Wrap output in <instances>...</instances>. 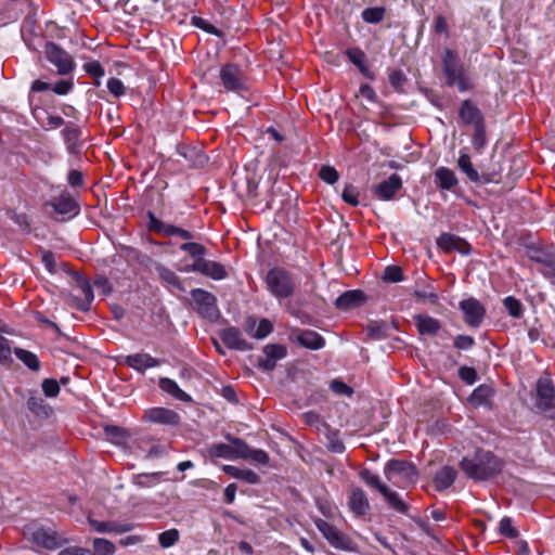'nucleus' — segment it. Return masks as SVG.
<instances>
[{
	"mask_svg": "<svg viewBox=\"0 0 555 555\" xmlns=\"http://www.w3.org/2000/svg\"><path fill=\"white\" fill-rule=\"evenodd\" d=\"M459 116L466 125L477 126L483 122L480 109L469 100L463 101L459 111Z\"/></svg>",
	"mask_w": 555,
	"mask_h": 555,
	"instance_id": "25",
	"label": "nucleus"
},
{
	"mask_svg": "<svg viewBox=\"0 0 555 555\" xmlns=\"http://www.w3.org/2000/svg\"><path fill=\"white\" fill-rule=\"evenodd\" d=\"M384 474L389 482L405 488L417 478L415 466L406 461L390 460L384 467Z\"/></svg>",
	"mask_w": 555,
	"mask_h": 555,
	"instance_id": "4",
	"label": "nucleus"
},
{
	"mask_svg": "<svg viewBox=\"0 0 555 555\" xmlns=\"http://www.w3.org/2000/svg\"><path fill=\"white\" fill-rule=\"evenodd\" d=\"M535 408L547 418L555 410V389L550 378H540L537 382Z\"/></svg>",
	"mask_w": 555,
	"mask_h": 555,
	"instance_id": "6",
	"label": "nucleus"
},
{
	"mask_svg": "<svg viewBox=\"0 0 555 555\" xmlns=\"http://www.w3.org/2000/svg\"><path fill=\"white\" fill-rule=\"evenodd\" d=\"M330 388L337 395L351 396L353 393L350 386L338 379H334L331 383Z\"/></svg>",
	"mask_w": 555,
	"mask_h": 555,
	"instance_id": "64",
	"label": "nucleus"
},
{
	"mask_svg": "<svg viewBox=\"0 0 555 555\" xmlns=\"http://www.w3.org/2000/svg\"><path fill=\"white\" fill-rule=\"evenodd\" d=\"M46 55L49 62L57 68L60 75L69 74L75 66L70 54L54 42L46 44Z\"/></svg>",
	"mask_w": 555,
	"mask_h": 555,
	"instance_id": "9",
	"label": "nucleus"
},
{
	"mask_svg": "<svg viewBox=\"0 0 555 555\" xmlns=\"http://www.w3.org/2000/svg\"><path fill=\"white\" fill-rule=\"evenodd\" d=\"M441 66L448 87H456L460 92H466L473 88L474 85L468 69L464 66L455 50L450 48L443 50Z\"/></svg>",
	"mask_w": 555,
	"mask_h": 555,
	"instance_id": "2",
	"label": "nucleus"
},
{
	"mask_svg": "<svg viewBox=\"0 0 555 555\" xmlns=\"http://www.w3.org/2000/svg\"><path fill=\"white\" fill-rule=\"evenodd\" d=\"M291 338L311 350L322 349L325 345L324 338L319 333L310 330H298L292 334Z\"/></svg>",
	"mask_w": 555,
	"mask_h": 555,
	"instance_id": "19",
	"label": "nucleus"
},
{
	"mask_svg": "<svg viewBox=\"0 0 555 555\" xmlns=\"http://www.w3.org/2000/svg\"><path fill=\"white\" fill-rule=\"evenodd\" d=\"M87 74L95 78V85L100 86L99 79L104 76V68L98 61H91L83 64Z\"/></svg>",
	"mask_w": 555,
	"mask_h": 555,
	"instance_id": "48",
	"label": "nucleus"
},
{
	"mask_svg": "<svg viewBox=\"0 0 555 555\" xmlns=\"http://www.w3.org/2000/svg\"><path fill=\"white\" fill-rule=\"evenodd\" d=\"M34 116L42 127L49 129H56L64 125V119L61 116L50 115L42 108L34 109Z\"/></svg>",
	"mask_w": 555,
	"mask_h": 555,
	"instance_id": "31",
	"label": "nucleus"
},
{
	"mask_svg": "<svg viewBox=\"0 0 555 555\" xmlns=\"http://www.w3.org/2000/svg\"><path fill=\"white\" fill-rule=\"evenodd\" d=\"M434 176L436 185L441 190L451 191L459 183L454 171L448 167L437 168Z\"/></svg>",
	"mask_w": 555,
	"mask_h": 555,
	"instance_id": "27",
	"label": "nucleus"
},
{
	"mask_svg": "<svg viewBox=\"0 0 555 555\" xmlns=\"http://www.w3.org/2000/svg\"><path fill=\"white\" fill-rule=\"evenodd\" d=\"M456 476V470L451 466H443L442 468H440L436 473L434 478V485L436 490L443 491L450 488L454 483Z\"/></svg>",
	"mask_w": 555,
	"mask_h": 555,
	"instance_id": "28",
	"label": "nucleus"
},
{
	"mask_svg": "<svg viewBox=\"0 0 555 555\" xmlns=\"http://www.w3.org/2000/svg\"><path fill=\"white\" fill-rule=\"evenodd\" d=\"M178 540L179 531L177 529H169L158 534V542L165 548L175 545Z\"/></svg>",
	"mask_w": 555,
	"mask_h": 555,
	"instance_id": "46",
	"label": "nucleus"
},
{
	"mask_svg": "<svg viewBox=\"0 0 555 555\" xmlns=\"http://www.w3.org/2000/svg\"><path fill=\"white\" fill-rule=\"evenodd\" d=\"M273 331V325L268 319H261L257 324V328L254 334V338L262 339L271 334Z\"/></svg>",
	"mask_w": 555,
	"mask_h": 555,
	"instance_id": "55",
	"label": "nucleus"
},
{
	"mask_svg": "<svg viewBox=\"0 0 555 555\" xmlns=\"http://www.w3.org/2000/svg\"><path fill=\"white\" fill-rule=\"evenodd\" d=\"M493 389L489 385H479L470 395L469 401L474 405H485L489 402L490 398L493 396Z\"/></svg>",
	"mask_w": 555,
	"mask_h": 555,
	"instance_id": "35",
	"label": "nucleus"
},
{
	"mask_svg": "<svg viewBox=\"0 0 555 555\" xmlns=\"http://www.w3.org/2000/svg\"><path fill=\"white\" fill-rule=\"evenodd\" d=\"M163 473L138 474L133 476V483L139 488H152L159 482Z\"/></svg>",
	"mask_w": 555,
	"mask_h": 555,
	"instance_id": "37",
	"label": "nucleus"
},
{
	"mask_svg": "<svg viewBox=\"0 0 555 555\" xmlns=\"http://www.w3.org/2000/svg\"><path fill=\"white\" fill-rule=\"evenodd\" d=\"M192 24L194 26L205 30L208 34L219 35V30L214 25H211L206 20H204V18H202L199 16H193L192 17Z\"/></svg>",
	"mask_w": 555,
	"mask_h": 555,
	"instance_id": "63",
	"label": "nucleus"
},
{
	"mask_svg": "<svg viewBox=\"0 0 555 555\" xmlns=\"http://www.w3.org/2000/svg\"><path fill=\"white\" fill-rule=\"evenodd\" d=\"M365 301V296L361 291H347L337 297L335 306L340 310H349L360 307Z\"/></svg>",
	"mask_w": 555,
	"mask_h": 555,
	"instance_id": "26",
	"label": "nucleus"
},
{
	"mask_svg": "<svg viewBox=\"0 0 555 555\" xmlns=\"http://www.w3.org/2000/svg\"><path fill=\"white\" fill-rule=\"evenodd\" d=\"M12 349L10 340L3 336H0V362L7 363L12 360Z\"/></svg>",
	"mask_w": 555,
	"mask_h": 555,
	"instance_id": "61",
	"label": "nucleus"
},
{
	"mask_svg": "<svg viewBox=\"0 0 555 555\" xmlns=\"http://www.w3.org/2000/svg\"><path fill=\"white\" fill-rule=\"evenodd\" d=\"M247 460H251L258 464L267 465L270 461L269 454L261 449H250Z\"/></svg>",
	"mask_w": 555,
	"mask_h": 555,
	"instance_id": "62",
	"label": "nucleus"
},
{
	"mask_svg": "<svg viewBox=\"0 0 555 555\" xmlns=\"http://www.w3.org/2000/svg\"><path fill=\"white\" fill-rule=\"evenodd\" d=\"M457 167L472 182L490 183L493 181V179L488 173L479 175L470 160V156L464 152L460 153Z\"/></svg>",
	"mask_w": 555,
	"mask_h": 555,
	"instance_id": "21",
	"label": "nucleus"
},
{
	"mask_svg": "<svg viewBox=\"0 0 555 555\" xmlns=\"http://www.w3.org/2000/svg\"><path fill=\"white\" fill-rule=\"evenodd\" d=\"M328 449L334 453H343L345 451V443L339 438L337 431H331L327 436Z\"/></svg>",
	"mask_w": 555,
	"mask_h": 555,
	"instance_id": "56",
	"label": "nucleus"
},
{
	"mask_svg": "<svg viewBox=\"0 0 555 555\" xmlns=\"http://www.w3.org/2000/svg\"><path fill=\"white\" fill-rule=\"evenodd\" d=\"M460 309L469 326L478 327L481 324L486 310L479 300L476 298L464 299L460 302Z\"/></svg>",
	"mask_w": 555,
	"mask_h": 555,
	"instance_id": "13",
	"label": "nucleus"
},
{
	"mask_svg": "<svg viewBox=\"0 0 555 555\" xmlns=\"http://www.w3.org/2000/svg\"><path fill=\"white\" fill-rule=\"evenodd\" d=\"M155 271L158 274L160 281L176 289L183 291L180 278L169 268L162 263L155 264Z\"/></svg>",
	"mask_w": 555,
	"mask_h": 555,
	"instance_id": "30",
	"label": "nucleus"
},
{
	"mask_svg": "<svg viewBox=\"0 0 555 555\" xmlns=\"http://www.w3.org/2000/svg\"><path fill=\"white\" fill-rule=\"evenodd\" d=\"M380 494L385 498L388 505L397 513H408L409 505L400 498V495L396 491H392L391 489L386 487L383 489V492Z\"/></svg>",
	"mask_w": 555,
	"mask_h": 555,
	"instance_id": "33",
	"label": "nucleus"
},
{
	"mask_svg": "<svg viewBox=\"0 0 555 555\" xmlns=\"http://www.w3.org/2000/svg\"><path fill=\"white\" fill-rule=\"evenodd\" d=\"M27 408L34 414L41 416L48 415V405L44 403V400L38 396L36 392H31L27 399Z\"/></svg>",
	"mask_w": 555,
	"mask_h": 555,
	"instance_id": "38",
	"label": "nucleus"
},
{
	"mask_svg": "<svg viewBox=\"0 0 555 555\" xmlns=\"http://www.w3.org/2000/svg\"><path fill=\"white\" fill-rule=\"evenodd\" d=\"M158 385L163 391L171 395L180 401L190 402L192 400L191 396L183 391L173 379L162 377Z\"/></svg>",
	"mask_w": 555,
	"mask_h": 555,
	"instance_id": "29",
	"label": "nucleus"
},
{
	"mask_svg": "<svg viewBox=\"0 0 555 555\" xmlns=\"http://www.w3.org/2000/svg\"><path fill=\"white\" fill-rule=\"evenodd\" d=\"M313 522L332 547L345 552L357 551V544L353 539L340 531L334 525L322 518H315Z\"/></svg>",
	"mask_w": 555,
	"mask_h": 555,
	"instance_id": "5",
	"label": "nucleus"
},
{
	"mask_svg": "<svg viewBox=\"0 0 555 555\" xmlns=\"http://www.w3.org/2000/svg\"><path fill=\"white\" fill-rule=\"evenodd\" d=\"M504 307L508 311L509 315L514 318H519L522 314V305L521 302L513 296H508L503 301Z\"/></svg>",
	"mask_w": 555,
	"mask_h": 555,
	"instance_id": "47",
	"label": "nucleus"
},
{
	"mask_svg": "<svg viewBox=\"0 0 555 555\" xmlns=\"http://www.w3.org/2000/svg\"><path fill=\"white\" fill-rule=\"evenodd\" d=\"M178 154L181 155L183 158H185L188 162H190L192 165H196L197 160L195 159L201 158V156L197 154V151L193 147H190L188 145H179Z\"/></svg>",
	"mask_w": 555,
	"mask_h": 555,
	"instance_id": "59",
	"label": "nucleus"
},
{
	"mask_svg": "<svg viewBox=\"0 0 555 555\" xmlns=\"http://www.w3.org/2000/svg\"><path fill=\"white\" fill-rule=\"evenodd\" d=\"M266 285L270 293L278 299L293 296L296 283L293 275L283 268L275 267L268 271Z\"/></svg>",
	"mask_w": 555,
	"mask_h": 555,
	"instance_id": "3",
	"label": "nucleus"
},
{
	"mask_svg": "<svg viewBox=\"0 0 555 555\" xmlns=\"http://www.w3.org/2000/svg\"><path fill=\"white\" fill-rule=\"evenodd\" d=\"M348 507L357 517L369 514L371 505L366 493L361 488H351L348 496Z\"/></svg>",
	"mask_w": 555,
	"mask_h": 555,
	"instance_id": "16",
	"label": "nucleus"
},
{
	"mask_svg": "<svg viewBox=\"0 0 555 555\" xmlns=\"http://www.w3.org/2000/svg\"><path fill=\"white\" fill-rule=\"evenodd\" d=\"M499 531L502 535L507 538H516L518 531L514 528L513 521L509 517H503L499 524Z\"/></svg>",
	"mask_w": 555,
	"mask_h": 555,
	"instance_id": "54",
	"label": "nucleus"
},
{
	"mask_svg": "<svg viewBox=\"0 0 555 555\" xmlns=\"http://www.w3.org/2000/svg\"><path fill=\"white\" fill-rule=\"evenodd\" d=\"M184 271L197 272L216 281L228 278V271L222 263L205 258L194 261L191 266H188Z\"/></svg>",
	"mask_w": 555,
	"mask_h": 555,
	"instance_id": "11",
	"label": "nucleus"
},
{
	"mask_svg": "<svg viewBox=\"0 0 555 555\" xmlns=\"http://www.w3.org/2000/svg\"><path fill=\"white\" fill-rule=\"evenodd\" d=\"M219 77L222 86L229 92H243L247 90L246 78L236 64H225L220 68Z\"/></svg>",
	"mask_w": 555,
	"mask_h": 555,
	"instance_id": "7",
	"label": "nucleus"
},
{
	"mask_svg": "<svg viewBox=\"0 0 555 555\" xmlns=\"http://www.w3.org/2000/svg\"><path fill=\"white\" fill-rule=\"evenodd\" d=\"M319 177L328 184H334L339 179L337 170L332 166H322L319 170Z\"/></svg>",
	"mask_w": 555,
	"mask_h": 555,
	"instance_id": "52",
	"label": "nucleus"
},
{
	"mask_svg": "<svg viewBox=\"0 0 555 555\" xmlns=\"http://www.w3.org/2000/svg\"><path fill=\"white\" fill-rule=\"evenodd\" d=\"M402 189V179L399 175L392 173L387 180L379 182L372 189L375 197L382 201H391Z\"/></svg>",
	"mask_w": 555,
	"mask_h": 555,
	"instance_id": "15",
	"label": "nucleus"
},
{
	"mask_svg": "<svg viewBox=\"0 0 555 555\" xmlns=\"http://www.w3.org/2000/svg\"><path fill=\"white\" fill-rule=\"evenodd\" d=\"M75 281H76L77 287L81 291L86 301L88 304H91L94 298V295H93L92 286L89 283V281L85 276L79 275V274H77L75 276Z\"/></svg>",
	"mask_w": 555,
	"mask_h": 555,
	"instance_id": "44",
	"label": "nucleus"
},
{
	"mask_svg": "<svg viewBox=\"0 0 555 555\" xmlns=\"http://www.w3.org/2000/svg\"><path fill=\"white\" fill-rule=\"evenodd\" d=\"M197 312L209 320H216L219 317V309L216 296L205 289L195 288L191 292Z\"/></svg>",
	"mask_w": 555,
	"mask_h": 555,
	"instance_id": "8",
	"label": "nucleus"
},
{
	"mask_svg": "<svg viewBox=\"0 0 555 555\" xmlns=\"http://www.w3.org/2000/svg\"><path fill=\"white\" fill-rule=\"evenodd\" d=\"M107 89L115 98H120L126 92V88L122 81L115 77L108 79Z\"/></svg>",
	"mask_w": 555,
	"mask_h": 555,
	"instance_id": "57",
	"label": "nucleus"
},
{
	"mask_svg": "<svg viewBox=\"0 0 555 555\" xmlns=\"http://www.w3.org/2000/svg\"><path fill=\"white\" fill-rule=\"evenodd\" d=\"M383 280L386 282L397 283L403 280L402 269L398 266H388L384 270Z\"/></svg>",
	"mask_w": 555,
	"mask_h": 555,
	"instance_id": "49",
	"label": "nucleus"
},
{
	"mask_svg": "<svg viewBox=\"0 0 555 555\" xmlns=\"http://www.w3.org/2000/svg\"><path fill=\"white\" fill-rule=\"evenodd\" d=\"M116 546L109 540L103 538H95L93 540V552L91 555H114Z\"/></svg>",
	"mask_w": 555,
	"mask_h": 555,
	"instance_id": "40",
	"label": "nucleus"
},
{
	"mask_svg": "<svg viewBox=\"0 0 555 555\" xmlns=\"http://www.w3.org/2000/svg\"><path fill=\"white\" fill-rule=\"evenodd\" d=\"M208 454L211 457L234 460V451L232 450V446L222 442L211 444L208 448Z\"/></svg>",
	"mask_w": 555,
	"mask_h": 555,
	"instance_id": "41",
	"label": "nucleus"
},
{
	"mask_svg": "<svg viewBox=\"0 0 555 555\" xmlns=\"http://www.w3.org/2000/svg\"><path fill=\"white\" fill-rule=\"evenodd\" d=\"M24 535L35 544L49 550H53L59 546L55 531L46 529L36 524L26 526L24 529Z\"/></svg>",
	"mask_w": 555,
	"mask_h": 555,
	"instance_id": "10",
	"label": "nucleus"
},
{
	"mask_svg": "<svg viewBox=\"0 0 555 555\" xmlns=\"http://www.w3.org/2000/svg\"><path fill=\"white\" fill-rule=\"evenodd\" d=\"M460 378L468 385H473L477 380V372L474 367L462 366L459 370Z\"/></svg>",
	"mask_w": 555,
	"mask_h": 555,
	"instance_id": "60",
	"label": "nucleus"
},
{
	"mask_svg": "<svg viewBox=\"0 0 555 555\" xmlns=\"http://www.w3.org/2000/svg\"><path fill=\"white\" fill-rule=\"evenodd\" d=\"M220 339L229 348L238 351H248L253 349V344L248 343L240 328L229 326L220 331Z\"/></svg>",
	"mask_w": 555,
	"mask_h": 555,
	"instance_id": "14",
	"label": "nucleus"
},
{
	"mask_svg": "<svg viewBox=\"0 0 555 555\" xmlns=\"http://www.w3.org/2000/svg\"><path fill=\"white\" fill-rule=\"evenodd\" d=\"M14 353L29 370L35 372L40 370V361L34 352L23 348H15Z\"/></svg>",
	"mask_w": 555,
	"mask_h": 555,
	"instance_id": "36",
	"label": "nucleus"
},
{
	"mask_svg": "<svg viewBox=\"0 0 555 555\" xmlns=\"http://www.w3.org/2000/svg\"><path fill=\"white\" fill-rule=\"evenodd\" d=\"M359 476L366 486L376 489L379 493H382L383 489L387 487L385 483L382 482L380 478L377 475L373 474L367 468H363L359 473Z\"/></svg>",
	"mask_w": 555,
	"mask_h": 555,
	"instance_id": "42",
	"label": "nucleus"
},
{
	"mask_svg": "<svg viewBox=\"0 0 555 555\" xmlns=\"http://www.w3.org/2000/svg\"><path fill=\"white\" fill-rule=\"evenodd\" d=\"M386 9L384 7H371L362 11L361 16L367 24H377L385 17Z\"/></svg>",
	"mask_w": 555,
	"mask_h": 555,
	"instance_id": "39",
	"label": "nucleus"
},
{
	"mask_svg": "<svg viewBox=\"0 0 555 555\" xmlns=\"http://www.w3.org/2000/svg\"><path fill=\"white\" fill-rule=\"evenodd\" d=\"M41 387L44 396L48 398H55L60 393V385L56 379L46 378L43 379Z\"/></svg>",
	"mask_w": 555,
	"mask_h": 555,
	"instance_id": "51",
	"label": "nucleus"
},
{
	"mask_svg": "<svg viewBox=\"0 0 555 555\" xmlns=\"http://www.w3.org/2000/svg\"><path fill=\"white\" fill-rule=\"evenodd\" d=\"M262 356L258 358V366L263 371L275 369L279 360L287 356V348L280 344H268L262 349Z\"/></svg>",
	"mask_w": 555,
	"mask_h": 555,
	"instance_id": "12",
	"label": "nucleus"
},
{
	"mask_svg": "<svg viewBox=\"0 0 555 555\" xmlns=\"http://www.w3.org/2000/svg\"><path fill=\"white\" fill-rule=\"evenodd\" d=\"M415 323L421 334L435 335L441 327L440 322L429 315H416Z\"/></svg>",
	"mask_w": 555,
	"mask_h": 555,
	"instance_id": "32",
	"label": "nucleus"
},
{
	"mask_svg": "<svg viewBox=\"0 0 555 555\" xmlns=\"http://www.w3.org/2000/svg\"><path fill=\"white\" fill-rule=\"evenodd\" d=\"M475 127V132L473 137V145L476 150L480 151L486 145V129L485 124H479Z\"/></svg>",
	"mask_w": 555,
	"mask_h": 555,
	"instance_id": "53",
	"label": "nucleus"
},
{
	"mask_svg": "<svg viewBox=\"0 0 555 555\" xmlns=\"http://www.w3.org/2000/svg\"><path fill=\"white\" fill-rule=\"evenodd\" d=\"M89 524L99 533H125L134 528L133 524L127 521H101L89 518Z\"/></svg>",
	"mask_w": 555,
	"mask_h": 555,
	"instance_id": "22",
	"label": "nucleus"
},
{
	"mask_svg": "<svg viewBox=\"0 0 555 555\" xmlns=\"http://www.w3.org/2000/svg\"><path fill=\"white\" fill-rule=\"evenodd\" d=\"M386 324L380 322H372L367 325V335L373 339H380L385 336Z\"/></svg>",
	"mask_w": 555,
	"mask_h": 555,
	"instance_id": "58",
	"label": "nucleus"
},
{
	"mask_svg": "<svg viewBox=\"0 0 555 555\" xmlns=\"http://www.w3.org/2000/svg\"><path fill=\"white\" fill-rule=\"evenodd\" d=\"M144 420L151 423L164 425H178L180 416L177 412L166 408H152L145 411Z\"/></svg>",
	"mask_w": 555,
	"mask_h": 555,
	"instance_id": "18",
	"label": "nucleus"
},
{
	"mask_svg": "<svg viewBox=\"0 0 555 555\" xmlns=\"http://www.w3.org/2000/svg\"><path fill=\"white\" fill-rule=\"evenodd\" d=\"M460 467L468 478L482 481L500 474L503 462L492 452L480 449L473 457H463Z\"/></svg>",
	"mask_w": 555,
	"mask_h": 555,
	"instance_id": "1",
	"label": "nucleus"
},
{
	"mask_svg": "<svg viewBox=\"0 0 555 555\" xmlns=\"http://www.w3.org/2000/svg\"><path fill=\"white\" fill-rule=\"evenodd\" d=\"M82 130L79 126L67 122L62 130V137L69 154H78L82 147Z\"/></svg>",
	"mask_w": 555,
	"mask_h": 555,
	"instance_id": "17",
	"label": "nucleus"
},
{
	"mask_svg": "<svg viewBox=\"0 0 555 555\" xmlns=\"http://www.w3.org/2000/svg\"><path fill=\"white\" fill-rule=\"evenodd\" d=\"M231 441L233 443L232 450L234 451V460H247L251 448H249V446L240 438H233Z\"/></svg>",
	"mask_w": 555,
	"mask_h": 555,
	"instance_id": "45",
	"label": "nucleus"
},
{
	"mask_svg": "<svg viewBox=\"0 0 555 555\" xmlns=\"http://www.w3.org/2000/svg\"><path fill=\"white\" fill-rule=\"evenodd\" d=\"M437 245L447 253L453 250L463 255L470 253V245L465 240L450 233H442L437 240Z\"/></svg>",
	"mask_w": 555,
	"mask_h": 555,
	"instance_id": "20",
	"label": "nucleus"
},
{
	"mask_svg": "<svg viewBox=\"0 0 555 555\" xmlns=\"http://www.w3.org/2000/svg\"><path fill=\"white\" fill-rule=\"evenodd\" d=\"M341 197L347 204L353 207L359 205V191L352 184H348L345 186Z\"/></svg>",
	"mask_w": 555,
	"mask_h": 555,
	"instance_id": "50",
	"label": "nucleus"
},
{
	"mask_svg": "<svg viewBox=\"0 0 555 555\" xmlns=\"http://www.w3.org/2000/svg\"><path fill=\"white\" fill-rule=\"evenodd\" d=\"M180 249L188 253L194 261L204 259V256L207 253V249L203 244L195 242H185L180 246Z\"/></svg>",
	"mask_w": 555,
	"mask_h": 555,
	"instance_id": "43",
	"label": "nucleus"
},
{
	"mask_svg": "<svg viewBox=\"0 0 555 555\" xmlns=\"http://www.w3.org/2000/svg\"><path fill=\"white\" fill-rule=\"evenodd\" d=\"M348 60L358 67L364 76H370V69L366 65V55L360 48H350L346 51Z\"/></svg>",
	"mask_w": 555,
	"mask_h": 555,
	"instance_id": "34",
	"label": "nucleus"
},
{
	"mask_svg": "<svg viewBox=\"0 0 555 555\" xmlns=\"http://www.w3.org/2000/svg\"><path fill=\"white\" fill-rule=\"evenodd\" d=\"M50 205L60 215H76L79 211V205L68 192H63L57 197H54Z\"/></svg>",
	"mask_w": 555,
	"mask_h": 555,
	"instance_id": "23",
	"label": "nucleus"
},
{
	"mask_svg": "<svg viewBox=\"0 0 555 555\" xmlns=\"http://www.w3.org/2000/svg\"><path fill=\"white\" fill-rule=\"evenodd\" d=\"M125 364L138 372H144L146 369L158 366L159 361L149 353H134L125 358Z\"/></svg>",
	"mask_w": 555,
	"mask_h": 555,
	"instance_id": "24",
	"label": "nucleus"
}]
</instances>
